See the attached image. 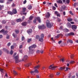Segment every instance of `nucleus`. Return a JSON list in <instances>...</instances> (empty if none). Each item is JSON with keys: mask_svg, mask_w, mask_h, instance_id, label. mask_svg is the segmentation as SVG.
Instances as JSON below:
<instances>
[{"mask_svg": "<svg viewBox=\"0 0 78 78\" xmlns=\"http://www.w3.org/2000/svg\"><path fill=\"white\" fill-rule=\"evenodd\" d=\"M36 45L35 44H33L31 46L29 47V53H33L34 50L32 49V48H36Z\"/></svg>", "mask_w": 78, "mask_h": 78, "instance_id": "1", "label": "nucleus"}, {"mask_svg": "<svg viewBox=\"0 0 78 78\" xmlns=\"http://www.w3.org/2000/svg\"><path fill=\"white\" fill-rule=\"evenodd\" d=\"M46 26L47 28H51L52 26H53V24L52 23H50V21L48 20H47L46 21Z\"/></svg>", "mask_w": 78, "mask_h": 78, "instance_id": "2", "label": "nucleus"}, {"mask_svg": "<svg viewBox=\"0 0 78 78\" xmlns=\"http://www.w3.org/2000/svg\"><path fill=\"white\" fill-rule=\"evenodd\" d=\"M44 37V34H42L41 35V38H39V41L41 42H42L43 41V38Z\"/></svg>", "mask_w": 78, "mask_h": 78, "instance_id": "3", "label": "nucleus"}, {"mask_svg": "<svg viewBox=\"0 0 78 78\" xmlns=\"http://www.w3.org/2000/svg\"><path fill=\"white\" fill-rule=\"evenodd\" d=\"M56 67L54 66L53 65H51L49 67V69H51V70H55Z\"/></svg>", "mask_w": 78, "mask_h": 78, "instance_id": "4", "label": "nucleus"}, {"mask_svg": "<svg viewBox=\"0 0 78 78\" xmlns=\"http://www.w3.org/2000/svg\"><path fill=\"white\" fill-rule=\"evenodd\" d=\"M14 59H15V62L16 63L19 62V56L16 55L14 58Z\"/></svg>", "mask_w": 78, "mask_h": 78, "instance_id": "5", "label": "nucleus"}, {"mask_svg": "<svg viewBox=\"0 0 78 78\" xmlns=\"http://www.w3.org/2000/svg\"><path fill=\"white\" fill-rule=\"evenodd\" d=\"M74 35V33L73 32H71L68 34H65L66 36H73Z\"/></svg>", "mask_w": 78, "mask_h": 78, "instance_id": "6", "label": "nucleus"}, {"mask_svg": "<svg viewBox=\"0 0 78 78\" xmlns=\"http://www.w3.org/2000/svg\"><path fill=\"white\" fill-rule=\"evenodd\" d=\"M38 28L41 30H43V29H45V27L44 25H43L42 26H39L38 27Z\"/></svg>", "mask_w": 78, "mask_h": 78, "instance_id": "7", "label": "nucleus"}, {"mask_svg": "<svg viewBox=\"0 0 78 78\" xmlns=\"http://www.w3.org/2000/svg\"><path fill=\"white\" fill-rule=\"evenodd\" d=\"M32 65V63L30 62L25 65V66L27 67H30V66H31V65Z\"/></svg>", "mask_w": 78, "mask_h": 78, "instance_id": "8", "label": "nucleus"}, {"mask_svg": "<svg viewBox=\"0 0 78 78\" xmlns=\"http://www.w3.org/2000/svg\"><path fill=\"white\" fill-rule=\"evenodd\" d=\"M17 12V10L15 9H13L12 10V13H13V14H16Z\"/></svg>", "mask_w": 78, "mask_h": 78, "instance_id": "9", "label": "nucleus"}, {"mask_svg": "<svg viewBox=\"0 0 78 78\" xmlns=\"http://www.w3.org/2000/svg\"><path fill=\"white\" fill-rule=\"evenodd\" d=\"M55 13L58 17H60V16H61L60 14H59L57 11H55Z\"/></svg>", "mask_w": 78, "mask_h": 78, "instance_id": "10", "label": "nucleus"}, {"mask_svg": "<svg viewBox=\"0 0 78 78\" xmlns=\"http://www.w3.org/2000/svg\"><path fill=\"white\" fill-rule=\"evenodd\" d=\"M76 26L75 25H73L72 26V28L73 30H76Z\"/></svg>", "mask_w": 78, "mask_h": 78, "instance_id": "11", "label": "nucleus"}, {"mask_svg": "<svg viewBox=\"0 0 78 78\" xmlns=\"http://www.w3.org/2000/svg\"><path fill=\"white\" fill-rule=\"evenodd\" d=\"M28 58V56L27 55H25L23 57V59H22V61H23L24 60H26Z\"/></svg>", "mask_w": 78, "mask_h": 78, "instance_id": "12", "label": "nucleus"}, {"mask_svg": "<svg viewBox=\"0 0 78 78\" xmlns=\"http://www.w3.org/2000/svg\"><path fill=\"white\" fill-rule=\"evenodd\" d=\"M67 42L68 43H69H69H70L71 44H73V41H72V40L70 39H68L67 41Z\"/></svg>", "mask_w": 78, "mask_h": 78, "instance_id": "13", "label": "nucleus"}, {"mask_svg": "<svg viewBox=\"0 0 78 78\" xmlns=\"http://www.w3.org/2000/svg\"><path fill=\"white\" fill-rule=\"evenodd\" d=\"M50 13H49V12H47L46 16V17L47 18H49V17H50Z\"/></svg>", "mask_w": 78, "mask_h": 78, "instance_id": "14", "label": "nucleus"}, {"mask_svg": "<svg viewBox=\"0 0 78 78\" xmlns=\"http://www.w3.org/2000/svg\"><path fill=\"white\" fill-rule=\"evenodd\" d=\"M36 19L37 20L39 23H41V18L39 17H37L36 18Z\"/></svg>", "mask_w": 78, "mask_h": 78, "instance_id": "15", "label": "nucleus"}, {"mask_svg": "<svg viewBox=\"0 0 78 78\" xmlns=\"http://www.w3.org/2000/svg\"><path fill=\"white\" fill-rule=\"evenodd\" d=\"M27 32L28 34H30V33H32V29H30L29 30H27Z\"/></svg>", "mask_w": 78, "mask_h": 78, "instance_id": "16", "label": "nucleus"}, {"mask_svg": "<svg viewBox=\"0 0 78 78\" xmlns=\"http://www.w3.org/2000/svg\"><path fill=\"white\" fill-rule=\"evenodd\" d=\"M71 26H72V25H71V24H70V23H67V27H68V28H71Z\"/></svg>", "mask_w": 78, "mask_h": 78, "instance_id": "17", "label": "nucleus"}, {"mask_svg": "<svg viewBox=\"0 0 78 78\" xmlns=\"http://www.w3.org/2000/svg\"><path fill=\"white\" fill-rule=\"evenodd\" d=\"M61 36L62 37L63 36V35H62V34H58L57 36H55V37L56 38H58L59 37V36Z\"/></svg>", "mask_w": 78, "mask_h": 78, "instance_id": "18", "label": "nucleus"}, {"mask_svg": "<svg viewBox=\"0 0 78 78\" xmlns=\"http://www.w3.org/2000/svg\"><path fill=\"white\" fill-rule=\"evenodd\" d=\"M40 67V65H38L37 66H36L34 67V69H37L39 68V67Z\"/></svg>", "mask_w": 78, "mask_h": 78, "instance_id": "19", "label": "nucleus"}, {"mask_svg": "<svg viewBox=\"0 0 78 78\" xmlns=\"http://www.w3.org/2000/svg\"><path fill=\"white\" fill-rule=\"evenodd\" d=\"M23 20L20 19H18L16 20V22H22Z\"/></svg>", "mask_w": 78, "mask_h": 78, "instance_id": "20", "label": "nucleus"}, {"mask_svg": "<svg viewBox=\"0 0 78 78\" xmlns=\"http://www.w3.org/2000/svg\"><path fill=\"white\" fill-rule=\"evenodd\" d=\"M35 72H34V71H30V73L31 74H32V75H35V73H34Z\"/></svg>", "mask_w": 78, "mask_h": 78, "instance_id": "21", "label": "nucleus"}, {"mask_svg": "<svg viewBox=\"0 0 78 78\" xmlns=\"http://www.w3.org/2000/svg\"><path fill=\"white\" fill-rule=\"evenodd\" d=\"M57 2L58 3H62V1L61 0H59L58 1H57Z\"/></svg>", "mask_w": 78, "mask_h": 78, "instance_id": "22", "label": "nucleus"}, {"mask_svg": "<svg viewBox=\"0 0 78 78\" xmlns=\"http://www.w3.org/2000/svg\"><path fill=\"white\" fill-rule=\"evenodd\" d=\"M13 0H8L7 2V4H10L11 3V2H12Z\"/></svg>", "mask_w": 78, "mask_h": 78, "instance_id": "23", "label": "nucleus"}, {"mask_svg": "<svg viewBox=\"0 0 78 78\" xmlns=\"http://www.w3.org/2000/svg\"><path fill=\"white\" fill-rule=\"evenodd\" d=\"M22 25L23 26H26L27 25V22H24L23 23H22Z\"/></svg>", "mask_w": 78, "mask_h": 78, "instance_id": "24", "label": "nucleus"}, {"mask_svg": "<svg viewBox=\"0 0 78 78\" xmlns=\"http://www.w3.org/2000/svg\"><path fill=\"white\" fill-rule=\"evenodd\" d=\"M32 8V6L31 5H28V9H31Z\"/></svg>", "mask_w": 78, "mask_h": 78, "instance_id": "25", "label": "nucleus"}, {"mask_svg": "<svg viewBox=\"0 0 78 78\" xmlns=\"http://www.w3.org/2000/svg\"><path fill=\"white\" fill-rule=\"evenodd\" d=\"M65 69H66L65 70V71H68L69 70H70V69L67 67H66L65 68Z\"/></svg>", "mask_w": 78, "mask_h": 78, "instance_id": "26", "label": "nucleus"}, {"mask_svg": "<svg viewBox=\"0 0 78 78\" xmlns=\"http://www.w3.org/2000/svg\"><path fill=\"white\" fill-rule=\"evenodd\" d=\"M8 14H10V15H12L13 14V13L11 12H7Z\"/></svg>", "mask_w": 78, "mask_h": 78, "instance_id": "27", "label": "nucleus"}, {"mask_svg": "<svg viewBox=\"0 0 78 78\" xmlns=\"http://www.w3.org/2000/svg\"><path fill=\"white\" fill-rule=\"evenodd\" d=\"M33 17H34L33 16H31L29 18V20H32V19H33Z\"/></svg>", "mask_w": 78, "mask_h": 78, "instance_id": "28", "label": "nucleus"}, {"mask_svg": "<svg viewBox=\"0 0 78 78\" xmlns=\"http://www.w3.org/2000/svg\"><path fill=\"white\" fill-rule=\"evenodd\" d=\"M3 7H4V6L3 5H0V10H2V8H3Z\"/></svg>", "mask_w": 78, "mask_h": 78, "instance_id": "29", "label": "nucleus"}, {"mask_svg": "<svg viewBox=\"0 0 78 78\" xmlns=\"http://www.w3.org/2000/svg\"><path fill=\"white\" fill-rule=\"evenodd\" d=\"M67 20L68 21V22H70V21H72V19L70 18H69L67 19Z\"/></svg>", "mask_w": 78, "mask_h": 78, "instance_id": "30", "label": "nucleus"}, {"mask_svg": "<svg viewBox=\"0 0 78 78\" xmlns=\"http://www.w3.org/2000/svg\"><path fill=\"white\" fill-rule=\"evenodd\" d=\"M65 32H68L69 31V30L67 29H65L63 30Z\"/></svg>", "mask_w": 78, "mask_h": 78, "instance_id": "31", "label": "nucleus"}, {"mask_svg": "<svg viewBox=\"0 0 78 78\" xmlns=\"http://www.w3.org/2000/svg\"><path fill=\"white\" fill-rule=\"evenodd\" d=\"M35 73H39V71L38 70H37V69H36L35 70H34Z\"/></svg>", "mask_w": 78, "mask_h": 78, "instance_id": "32", "label": "nucleus"}, {"mask_svg": "<svg viewBox=\"0 0 78 78\" xmlns=\"http://www.w3.org/2000/svg\"><path fill=\"white\" fill-rule=\"evenodd\" d=\"M64 69H65V67H61L59 69V70H64Z\"/></svg>", "mask_w": 78, "mask_h": 78, "instance_id": "33", "label": "nucleus"}, {"mask_svg": "<svg viewBox=\"0 0 78 78\" xmlns=\"http://www.w3.org/2000/svg\"><path fill=\"white\" fill-rule=\"evenodd\" d=\"M12 36H13L14 37L16 38V37H17V35L15 34L14 33H13L12 34Z\"/></svg>", "mask_w": 78, "mask_h": 78, "instance_id": "34", "label": "nucleus"}, {"mask_svg": "<svg viewBox=\"0 0 78 78\" xmlns=\"http://www.w3.org/2000/svg\"><path fill=\"white\" fill-rule=\"evenodd\" d=\"M40 37V36L39 35H37L36 37V39H39Z\"/></svg>", "mask_w": 78, "mask_h": 78, "instance_id": "35", "label": "nucleus"}, {"mask_svg": "<svg viewBox=\"0 0 78 78\" xmlns=\"http://www.w3.org/2000/svg\"><path fill=\"white\" fill-rule=\"evenodd\" d=\"M13 74H14V75H17V73L15 71V70L13 71Z\"/></svg>", "mask_w": 78, "mask_h": 78, "instance_id": "36", "label": "nucleus"}, {"mask_svg": "<svg viewBox=\"0 0 78 78\" xmlns=\"http://www.w3.org/2000/svg\"><path fill=\"white\" fill-rule=\"evenodd\" d=\"M26 8H23V12H25V11H26Z\"/></svg>", "mask_w": 78, "mask_h": 78, "instance_id": "37", "label": "nucleus"}, {"mask_svg": "<svg viewBox=\"0 0 78 78\" xmlns=\"http://www.w3.org/2000/svg\"><path fill=\"white\" fill-rule=\"evenodd\" d=\"M3 50L5 52H6L8 51L7 49H5V48H3Z\"/></svg>", "mask_w": 78, "mask_h": 78, "instance_id": "38", "label": "nucleus"}, {"mask_svg": "<svg viewBox=\"0 0 78 78\" xmlns=\"http://www.w3.org/2000/svg\"><path fill=\"white\" fill-rule=\"evenodd\" d=\"M75 62L73 60H72L69 62V64H73Z\"/></svg>", "mask_w": 78, "mask_h": 78, "instance_id": "39", "label": "nucleus"}, {"mask_svg": "<svg viewBox=\"0 0 78 78\" xmlns=\"http://www.w3.org/2000/svg\"><path fill=\"white\" fill-rule=\"evenodd\" d=\"M66 6L63 5V6H62V9H63L64 10L66 9Z\"/></svg>", "mask_w": 78, "mask_h": 78, "instance_id": "40", "label": "nucleus"}, {"mask_svg": "<svg viewBox=\"0 0 78 78\" xmlns=\"http://www.w3.org/2000/svg\"><path fill=\"white\" fill-rule=\"evenodd\" d=\"M53 76V75L52 74H51L50 75L49 77L50 78H52Z\"/></svg>", "mask_w": 78, "mask_h": 78, "instance_id": "41", "label": "nucleus"}, {"mask_svg": "<svg viewBox=\"0 0 78 78\" xmlns=\"http://www.w3.org/2000/svg\"><path fill=\"white\" fill-rule=\"evenodd\" d=\"M31 41V39L30 38V39H29L28 40H27V42H28L29 43L30 42V41Z\"/></svg>", "mask_w": 78, "mask_h": 78, "instance_id": "42", "label": "nucleus"}, {"mask_svg": "<svg viewBox=\"0 0 78 78\" xmlns=\"http://www.w3.org/2000/svg\"><path fill=\"white\" fill-rule=\"evenodd\" d=\"M8 33V31H4V34H6Z\"/></svg>", "mask_w": 78, "mask_h": 78, "instance_id": "43", "label": "nucleus"}, {"mask_svg": "<svg viewBox=\"0 0 78 78\" xmlns=\"http://www.w3.org/2000/svg\"><path fill=\"white\" fill-rule=\"evenodd\" d=\"M61 61H62V62H64V61H65V59L64 58H62L61 59Z\"/></svg>", "mask_w": 78, "mask_h": 78, "instance_id": "44", "label": "nucleus"}, {"mask_svg": "<svg viewBox=\"0 0 78 78\" xmlns=\"http://www.w3.org/2000/svg\"><path fill=\"white\" fill-rule=\"evenodd\" d=\"M0 71L1 72V73H3V69L0 68Z\"/></svg>", "mask_w": 78, "mask_h": 78, "instance_id": "45", "label": "nucleus"}, {"mask_svg": "<svg viewBox=\"0 0 78 78\" xmlns=\"http://www.w3.org/2000/svg\"><path fill=\"white\" fill-rule=\"evenodd\" d=\"M12 23V25H15V23L13 21H11Z\"/></svg>", "mask_w": 78, "mask_h": 78, "instance_id": "46", "label": "nucleus"}, {"mask_svg": "<svg viewBox=\"0 0 78 78\" xmlns=\"http://www.w3.org/2000/svg\"><path fill=\"white\" fill-rule=\"evenodd\" d=\"M56 75L58 76V75H60V73L59 72H57L56 73Z\"/></svg>", "mask_w": 78, "mask_h": 78, "instance_id": "47", "label": "nucleus"}, {"mask_svg": "<svg viewBox=\"0 0 78 78\" xmlns=\"http://www.w3.org/2000/svg\"><path fill=\"white\" fill-rule=\"evenodd\" d=\"M19 32V31L17 30H15V33H16V34H18V33Z\"/></svg>", "mask_w": 78, "mask_h": 78, "instance_id": "48", "label": "nucleus"}, {"mask_svg": "<svg viewBox=\"0 0 78 78\" xmlns=\"http://www.w3.org/2000/svg\"><path fill=\"white\" fill-rule=\"evenodd\" d=\"M5 0H0V3H4Z\"/></svg>", "mask_w": 78, "mask_h": 78, "instance_id": "49", "label": "nucleus"}, {"mask_svg": "<svg viewBox=\"0 0 78 78\" xmlns=\"http://www.w3.org/2000/svg\"><path fill=\"white\" fill-rule=\"evenodd\" d=\"M34 24H35L36 23V20L35 19L33 21Z\"/></svg>", "mask_w": 78, "mask_h": 78, "instance_id": "50", "label": "nucleus"}, {"mask_svg": "<svg viewBox=\"0 0 78 78\" xmlns=\"http://www.w3.org/2000/svg\"><path fill=\"white\" fill-rule=\"evenodd\" d=\"M4 31H5V30L2 29L0 31V33H3V32L4 33Z\"/></svg>", "mask_w": 78, "mask_h": 78, "instance_id": "51", "label": "nucleus"}, {"mask_svg": "<svg viewBox=\"0 0 78 78\" xmlns=\"http://www.w3.org/2000/svg\"><path fill=\"white\" fill-rule=\"evenodd\" d=\"M2 23H6V21L5 20H3L2 21Z\"/></svg>", "mask_w": 78, "mask_h": 78, "instance_id": "52", "label": "nucleus"}, {"mask_svg": "<svg viewBox=\"0 0 78 78\" xmlns=\"http://www.w3.org/2000/svg\"><path fill=\"white\" fill-rule=\"evenodd\" d=\"M24 39H25V37H24L23 36H22V41H23Z\"/></svg>", "mask_w": 78, "mask_h": 78, "instance_id": "53", "label": "nucleus"}, {"mask_svg": "<svg viewBox=\"0 0 78 78\" xmlns=\"http://www.w3.org/2000/svg\"><path fill=\"white\" fill-rule=\"evenodd\" d=\"M66 2L67 3L69 4V2H70V0H66Z\"/></svg>", "mask_w": 78, "mask_h": 78, "instance_id": "54", "label": "nucleus"}, {"mask_svg": "<svg viewBox=\"0 0 78 78\" xmlns=\"http://www.w3.org/2000/svg\"><path fill=\"white\" fill-rule=\"evenodd\" d=\"M63 27H62V26H61L60 27V30H63V29H62Z\"/></svg>", "mask_w": 78, "mask_h": 78, "instance_id": "55", "label": "nucleus"}, {"mask_svg": "<svg viewBox=\"0 0 78 78\" xmlns=\"http://www.w3.org/2000/svg\"><path fill=\"white\" fill-rule=\"evenodd\" d=\"M14 45H12V46H11V49H13V48H14Z\"/></svg>", "mask_w": 78, "mask_h": 78, "instance_id": "56", "label": "nucleus"}, {"mask_svg": "<svg viewBox=\"0 0 78 78\" xmlns=\"http://www.w3.org/2000/svg\"><path fill=\"white\" fill-rule=\"evenodd\" d=\"M40 53V51H39V50H37V51H36V53Z\"/></svg>", "mask_w": 78, "mask_h": 78, "instance_id": "57", "label": "nucleus"}, {"mask_svg": "<svg viewBox=\"0 0 78 78\" xmlns=\"http://www.w3.org/2000/svg\"><path fill=\"white\" fill-rule=\"evenodd\" d=\"M10 45H11V43L9 42L7 44V45L8 47H9V46H10Z\"/></svg>", "mask_w": 78, "mask_h": 78, "instance_id": "58", "label": "nucleus"}, {"mask_svg": "<svg viewBox=\"0 0 78 78\" xmlns=\"http://www.w3.org/2000/svg\"><path fill=\"white\" fill-rule=\"evenodd\" d=\"M16 6V5H15V4H14V3L12 5V7H14V6Z\"/></svg>", "mask_w": 78, "mask_h": 78, "instance_id": "59", "label": "nucleus"}, {"mask_svg": "<svg viewBox=\"0 0 78 78\" xmlns=\"http://www.w3.org/2000/svg\"><path fill=\"white\" fill-rule=\"evenodd\" d=\"M27 3V0H25L23 2V4H25Z\"/></svg>", "mask_w": 78, "mask_h": 78, "instance_id": "60", "label": "nucleus"}, {"mask_svg": "<svg viewBox=\"0 0 78 78\" xmlns=\"http://www.w3.org/2000/svg\"><path fill=\"white\" fill-rule=\"evenodd\" d=\"M40 53H44V51L43 50H41L40 51Z\"/></svg>", "mask_w": 78, "mask_h": 78, "instance_id": "61", "label": "nucleus"}, {"mask_svg": "<svg viewBox=\"0 0 78 78\" xmlns=\"http://www.w3.org/2000/svg\"><path fill=\"white\" fill-rule=\"evenodd\" d=\"M12 53H13V51H10L11 55H12Z\"/></svg>", "mask_w": 78, "mask_h": 78, "instance_id": "62", "label": "nucleus"}, {"mask_svg": "<svg viewBox=\"0 0 78 78\" xmlns=\"http://www.w3.org/2000/svg\"><path fill=\"white\" fill-rule=\"evenodd\" d=\"M53 10H55V9H56V7H55V6H53Z\"/></svg>", "mask_w": 78, "mask_h": 78, "instance_id": "63", "label": "nucleus"}, {"mask_svg": "<svg viewBox=\"0 0 78 78\" xmlns=\"http://www.w3.org/2000/svg\"><path fill=\"white\" fill-rule=\"evenodd\" d=\"M22 48V45H20V48Z\"/></svg>", "mask_w": 78, "mask_h": 78, "instance_id": "64", "label": "nucleus"}]
</instances>
